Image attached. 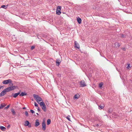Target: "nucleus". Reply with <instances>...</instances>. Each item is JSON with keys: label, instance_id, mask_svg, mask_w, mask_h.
<instances>
[{"label": "nucleus", "instance_id": "f257e3e1", "mask_svg": "<svg viewBox=\"0 0 132 132\" xmlns=\"http://www.w3.org/2000/svg\"><path fill=\"white\" fill-rule=\"evenodd\" d=\"M33 96L38 103H39V102L40 101L43 102L42 99L39 96L35 94H34Z\"/></svg>", "mask_w": 132, "mask_h": 132}, {"label": "nucleus", "instance_id": "f03ea898", "mask_svg": "<svg viewBox=\"0 0 132 132\" xmlns=\"http://www.w3.org/2000/svg\"><path fill=\"white\" fill-rule=\"evenodd\" d=\"M2 83L3 84H9L10 86H12L13 85V84L12 82V81L10 79L4 80L3 81Z\"/></svg>", "mask_w": 132, "mask_h": 132}, {"label": "nucleus", "instance_id": "7ed1b4c3", "mask_svg": "<svg viewBox=\"0 0 132 132\" xmlns=\"http://www.w3.org/2000/svg\"><path fill=\"white\" fill-rule=\"evenodd\" d=\"M42 108L44 112L46 111V108L44 103L43 102H42L39 103Z\"/></svg>", "mask_w": 132, "mask_h": 132}, {"label": "nucleus", "instance_id": "20e7f679", "mask_svg": "<svg viewBox=\"0 0 132 132\" xmlns=\"http://www.w3.org/2000/svg\"><path fill=\"white\" fill-rule=\"evenodd\" d=\"M61 6H58L57 7V8L56 10V14L57 15H60L61 13V12H60V11L61 10Z\"/></svg>", "mask_w": 132, "mask_h": 132}, {"label": "nucleus", "instance_id": "39448f33", "mask_svg": "<svg viewBox=\"0 0 132 132\" xmlns=\"http://www.w3.org/2000/svg\"><path fill=\"white\" fill-rule=\"evenodd\" d=\"M80 84L81 87H84L86 86V83L84 80H82L80 82Z\"/></svg>", "mask_w": 132, "mask_h": 132}, {"label": "nucleus", "instance_id": "423d86ee", "mask_svg": "<svg viewBox=\"0 0 132 132\" xmlns=\"http://www.w3.org/2000/svg\"><path fill=\"white\" fill-rule=\"evenodd\" d=\"M42 129L45 131L46 129V125L44 121H43L42 123Z\"/></svg>", "mask_w": 132, "mask_h": 132}, {"label": "nucleus", "instance_id": "0eeeda50", "mask_svg": "<svg viewBox=\"0 0 132 132\" xmlns=\"http://www.w3.org/2000/svg\"><path fill=\"white\" fill-rule=\"evenodd\" d=\"M6 94V91L4 89L0 93V97H2L4 95Z\"/></svg>", "mask_w": 132, "mask_h": 132}, {"label": "nucleus", "instance_id": "6e6552de", "mask_svg": "<svg viewBox=\"0 0 132 132\" xmlns=\"http://www.w3.org/2000/svg\"><path fill=\"white\" fill-rule=\"evenodd\" d=\"M30 123L28 121H26L24 122V125L25 126H28L29 127H31L30 125H29Z\"/></svg>", "mask_w": 132, "mask_h": 132}, {"label": "nucleus", "instance_id": "1a4fd4ad", "mask_svg": "<svg viewBox=\"0 0 132 132\" xmlns=\"http://www.w3.org/2000/svg\"><path fill=\"white\" fill-rule=\"evenodd\" d=\"M39 125V120L38 119H36V120L35 123V126L37 127Z\"/></svg>", "mask_w": 132, "mask_h": 132}, {"label": "nucleus", "instance_id": "9d476101", "mask_svg": "<svg viewBox=\"0 0 132 132\" xmlns=\"http://www.w3.org/2000/svg\"><path fill=\"white\" fill-rule=\"evenodd\" d=\"M61 62V61L58 59H57L56 60V65L57 66H59L60 65V64Z\"/></svg>", "mask_w": 132, "mask_h": 132}, {"label": "nucleus", "instance_id": "9b49d317", "mask_svg": "<svg viewBox=\"0 0 132 132\" xmlns=\"http://www.w3.org/2000/svg\"><path fill=\"white\" fill-rule=\"evenodd\" d=\"M75 43L76 45V47L78 48H80V46L79 44L77 43L76 41H75Z\"/></svg>", "mask_w": 132, "mask_h": 132}, {"label": "nucleus", "instance_id": "f8f14e48", "mask_svg": "<svg viewBox=\"0 0 132 132\" xmlns=\"http://www.w3.org/2000/svg\"><path fill=\"white\" fill-rule=\"evenodd\" d=\"M11 89V91L13 90L16 88L17 87L16 86H12L10 87Z\"/></svg>", "mask_w": 132, "mask_h": 132}, {"label": "nucleus", "instance_id": "ddd939ff", "mask_svg": "<svg viewBox=\"0 0 132 132\" xmlns=\"http://www.w3.org/2000/svg\"><path fill=\"white\" fill-rule=\"evenodd\" d=\"M77 21L80 24L81 23V20L80 18L78 17L77 18Z\"/></svg>", "mask_w": 132, "mask_h": 132}, {"label": "nucleus", "instance_id": "4468645a", "mask_svg": "<svg viewBox=\"0 0 132 132\" xmlns=\"http://www.w3.org/2000/svg\"><path fill=\"white\" fill-rule=\"evenodd\" d=\"M115 46L116 47V48L119 47L120 46V44L118 42H116L115 44Z\"/></svg>", "mask_w": 132, "mask_h": 132}, {"label": "nucleus", "instance_id": "2eb2a0df", "mask_svg": "<svg viewBox=\"0 0 132 132\" xmlns=\"http://www.w3.org/2000/svg\"><path fill=\"white\" fill-rule=\"evenodd\" d=\"M20 92L18 93L15 94L13 95V97L14 98H16L20 94Z\"/></svg>", "mask_w": 132, "mask_h": 132}, {"label": "nucleus", "instance_id": "dca6fc26", "mask_svg": "<svg viewBox=\"0 0 132 132\" xmlns=\"http://www.w3.org/2000/svg\"><path fill=\"white\" fill-rule=\"evenodd\" d=\"M4 90H5L6 91V92H9L11 91L10 87H8L6 88V89H4Z\"/></svg>", "mask_w": 132, "mask_h": 132}, {"label": "nucleus", "instance_id": "f3484780", "mask_svg": "<svg viewBox=\"0 0 132 132\" xmlns=\"http://www.w3.org/2000/svg\"><path fill=\"white\" fill-rule=\"evenodd\" d=\"M27 94V93L24 92L23 93L22 92L20 94V96H24L26 95Z\"/></svg>", "mask_w": 132, "mask_h": 132}, {"label": "nucleus", "instance_id": "a211bd4d", "mask_svg": "<svg viewBox=\"0 0 132 132\" xmlns=\"http://www.w3.org/2000/svg\"><path fill=\"white\" fill-rule=\"evenodd\" d=\"M0 128L3 131L5 130L6 129L5 127H3V126H1L0 127Z\"/></svg>", "mask_w": 132, "mask_h": 132}, {"label": "nucleus", "instance_id": "6ab92c4d", "mask_svg": "<svg viewBox=\"0 0 132 132\" xmlns=\"http://www.w3.org/2000/svg\"><path fill=\"white\" fill-rule=\"evenodd\" d=\"M11 111L12 112V114L13 115H15V111L14 110V109H11Z\"/></svg>", "mask_w": 132, "mask_h": 132}, {"label": "nucleus", "instance_id": "aec40b11", "mask_svg": "<svg viewBox=\"0 0 132 132\" xmlns=\"http://www.w3.org/2000/svg\"><path fill=\"white\" fill-rule=\"evenodd\" d=\"M79 94H76L74 96V98L75 99L78 98L79 97Z\"/></svg>", "mask_w": 132, "mask_h": 132}, {"label": "nucleus", "instance_id": "412c9836", "mask_svg": "<svg viewBox=\"0 0 132 132\" xmlns=\"http://www.w3.org/2000/svg\"><path fill=\"white\" fill-rule=\"evenodd\" d=\"M51 122V121L50 119H48L47 121V125H49Z\"/></svg>", "mask_w": 132, "mask_h": 132}, {"label": "nucleus", "instance_id": "4be33fe9", "mask_svg": "<svg viewBox=\"0 0 132 132\" xmlns=\"http://www.w3.org/2000/svg\"><path fill=\"white\" fill-rule=\"evenodd\" d=\"M99 107L100 108V109H103L104 107V104H103L102 105H100L99 106Z\"/></svg>", "mask_w": 132, "mask_h": 132}, {"label": "nucleus", "instance_id": "5701e85b", "mask_svg": "<svg viewBox=\"0 0 132 132\" xmlns=\"http://www.w3.org/2000/svg\"><path fill=\"white\" fill-rule=\"evenodd\" d=\"M5 105H3L2 104H1L0 106V109H3Z\"/></svg>", "mask_w": 132, "mask_h": 132}, {"label": "nucleus", "instance_id": "b1692460", "mask_svg": "<svg viewBox=\"0 0 132 132\" xmlns=\"http://www.w3.org/2000/svg\"><path fill=\"white\" fill-rule=\"evenodd\" d=\"M1 7L6 9L7 8V7L5 5H3Z\"/></svg>", "mask_w": 132, "mask_h": 132}, {"label": "nucleus", "instance_id": "393cba45", "mask_svg": "<svg viewBox=\"0 0 132 132\" xmlns=\"http://www.w3.org/2000/svg\"><path fill=\"white\" fill-rule=\"evenodd\" d=\"M70 116H68L66 118L68 119V120L69 121H71V120L70 119Z\"/></svg>", "mask_w": 132, "mask_h": 132}, {"label": "nucleus", "instance_id": "a878e982", "mask_svg": "<svg viewBox=\"0 0 132 132\" xmlns=\"http://www.w3.org/2000/svg\"><path fill=\"white\" fill-rule=\"evenodd\" d=\"M103 85V83L102 82H101L99 84V87L101 88V87Z\"/></svg>", "mask_w": 132, "mask_h": 132}, {"label": "nucleus", "instance_id": "bb28decb", "mask_svg": "<svg viewBox=\"0 0 132 132\" xmlns=\"http://www.w3.org/2000/svg\"><path fill=\"white\" fill-rule=\"evenodd\" d=\"M25 114L26 116V117L28 116V112L27 111H26L25 112Z\"/></svg>", "mask_w": 132, "mask_h": 132}, {"label": "nucleus", "instance_id": "cd10ccee", "mask_svg": "<svg viewBox=\"0 0 132 132\" xmlns=\"http://www.w3.org/2000/svg\"><path fill=\"white\" fill-rule=\"evenodd\" d=\"M127 65L128 66L127 67V68L128 69H129L130 68V64L128 63L127 64Z\"/></svg>", "mask_w": 132, "mask_h": 132}, {"label": "nucleus", "instance_id": "c85d7f7f", "mask_svg": "<svg viewBox=\"0 0 132 132\" xmlns=\"http://www.w3.org/2000/svg\"><path fill=\"white\" fill-rule=\"evenodd\" d=\"M35 48L34 46H32L31 47V50H32Z\"/></svg>", "mask_w": 132, "mask_h": 132}, {"label": "nucleus", "instance_id": "c756f323", "mask_svg": "<svg viewBox=\"0 0 132 132\" xmlns=\"http://www.w3.org/2000/svg\"><path fill=\"white\" fill-rule=\"evenodd\" d=\"M34 105L35 106L37 107L38 106V104L35 102L34 103Z\"/></svg>", "mask_w": 132, "mask_h": 132}, {"label": "nucleus", "instance_id": "7c9ffc66", "mask_svg": "<svg viewBox=\"0 0 132 132\" xmlns=\"http://www.w3.org/2000/svg\"><path fill=\"white\" fill-rule=\"evenodd\" d=\"M10 105V104H9V105H8L5 108L6 109H8L9 108Z\"/></svg>", "mask_w": 132, "mask_h": 132}, {"label": "nucleus", "instance_id": "2f4dec72", "mask_svg": "<svg viewBox=\"0 0 132 132\" xmlns=\"http://www.w3.org/2000/svg\"><path fill=\"white\" fill-rule=\"evenodd\" d=\"M30 111L32 113H34V110H30Z\"/></svg>", "mask_w": 132, "mask_h": 132}, {"label": "nucleus", "instance_id": "473e14b6", "mask_svg": "<svg viewBox=\"0 0 132 132\" xmlns=\"http://www.w3.org/2000/svg\"><path fill=\"white\" fill-rule=\"evenodd\" d=\"M125 36V35H122L121 36V37H124Z\"/></svg>", "mask_w": 132, "mask_h": 132}, {"label": "nucleus", "instance_id": "72a5a7b5", "mask_svg": "<svg viewBox=\"0 0 132 132\" xmlns=\"http://www.w3.org/2000/svg\"><path fill=\"white\" fill-rule=\"evenodd\" d=\"M3 86H0V89L1 88H3Z\"/></svg>", "mask_w": 132, "mask_h": 132}, {"label": "nucleus", "instance_id": "f704fd0d", "mask_svg": "<svg viewBox=\"0 0 132 132\" xmlns=\"http://www.w3.org/2000/svg\"><path fill=\"white\" fill-rule=\"evenodd\" d=\"M38 111H40V110L39 109V108H38Z\"/></svg>", "mask_w": 132, "mask_h": 132}, {"label": "nucleus", "instance_id": "c9c22d12", "mask_svg": "<svg viewBox=\"0 0 132 132\" xmlns=\"http://www.w3.org/2000/svg\"><path fill=\"white\" fill-rule=\"evenodd\" d=\"M26 109V108L25 107H23V109Z\"/></svg>", "mask_w": 132, "mask_h": 132}, {"label": "nucleus", "instance_id": "e433bc0d", "mask_svg": "<svg viewBox=\"0 0 132 132\" xmlns=\"http://www.w3.org/2000/svg\"><path fill=\"white\" fill-rule=\"evenodd\" d=\"M10 127V125H9L8 126V127Z\"/></svg>", "mask_w": 132, "mask_h": 132}, {"label": "nucleus", "instance_id": "4c0bfd02", "mask_svg": "<svg viewBox=\"0 0 132 132\" xmlns=\"http://www.w3.org/2000/svg\"><path fill=\"white\" fill-rule=\"evenodd\" d=\"M36 114H37L38 115H39V114L38 113H36Z\"/></svg>", "mask_w": 132, "mask_h": 132}]
</instances>
